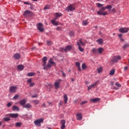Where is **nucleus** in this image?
Returning a JSON list of instances; mask_svg holds the SVG:
<instances>
[{"label":"nucleus","instance_id":"obj_1","mask_svg":"<svg viewBox=\"0 0 129 129\" xmlns=\"http://www.w3.org/2000/svg\"><path fill=\"white\" fill-rule=\"evenodd\" d=\"M48 60V58H47V56H44L42 58V66H44L43 70H48V69H50L52 66H53V64L51 63H49V62L47 64V61Z\"/></svg>","mask_w":129,"mask_h":129},{"label":"nucleus","instance_id":"obj_2","mask_svg":"<svg viewBox=\"0 0 129 129\" xmlns=\"http://www.w3.org/2000/svg\"><path fill=\"white\" fill-rule=\"evenodd\" d=\"M104 11H105V7H102L97 12V14L99 16H106V15H107V12Z\"/></svg>","mask_w":129,"mask_h":129},{"label":"nucleus","instance_id":"obj_3","mask_svg":"<svg viewBox=\"0 0 129 129\" xmlns=\"http://www.w3.org/2000/svg\"><path fill=\"white\" fill-rule=\"evenodd\" d=\"M120 59H121V56L120 55L114 56L112 58L111 62H112V63H117Z\"/></svg>","mask_w":129,"mask_h":129},{"label":"nucleus","instance_id":"obj_4","mask_svg":"<svg viewBox=\"0 0 129 129\" xmlns=\"http://www.w3.org/2000/svg\"><path fill=\"white\" fill-rule=\"evenodd\" d=\"M33 15L34 14L33 13V12L29 11L28 10H26L24 12L23 16H24L25 17H32V16H33Z\"/></svg>","mask_w":129,"mask_h":129},{"label":"nucleus","instance_id":"obj_5","mask_svg":"<svg viewBox=\"0 0 129 129\" xmlns=\"http://www.w3.org/2000/svg\"><path fill=\"white\" fill-rule=\"evenodd\" d=\"M66 11L67 12H73V11H75V7L73 5H70L69 6L66 8Z\"/></svg>","mask_w":129,"mask_h":129},{"label":"nucleus","instance_id":"obj_6","mask_svg":"<svg viewBox=\"0 0 129 129\" xmlns=\"http://www.w3.org/2000/svg\"><path fill=\"white\" fill-rule=\"evenodd\" d=\"M43 121H44V119L41 118L36 119L35 121H34V123L35 125H37L38 126H41V123L43 122Z\"/></svg>","mask_w":129,"mask_h":129},{"label":"nucleus","instance_id":"obj_7","mask_svg":"<svg viewBox=\"0 0 129 129\" xmlns=\"http://www.w3.org/2000/svg\"><path fill=\"white\" fill-rule=\"evenodd\" d=\"M73 49V45H67L64 48V52L67 53Z\"/></svg>","mask_w":129,"mask_h":129},{"label":"nucleus","instance_id":"obj_8","mask_svg":"<svg viewBox=\"0 0 129 129\" xmlns=\"http://www.w3.org/2000/svg\"><path fill=\"white\" fill-rule=\"evenodd\" d=\"M62 81V80H58V81H56L54 83V88L55 89H58L60 87V82Z\"/></svg>","mask_w":129,"mask_h":129},{"label":"nucleus","instance_id":"obj_9","mask_svg":"<svg viewBox=\"0 0 129 129\" xmlns=\"http://www.w3.org/2000/svg\"><path fill=\"white\" fill-rule=\"evenodd\" d=\"M6 115H8V116H10L11 118H17V117H19V114L18 113H10Z\"/></svg>","mask_w":129,"mask_h":129},{"label":"nucleus","instance_id":"obj_10","mask_svg":"<svg viewBox=\"0 0 129 129\" xmlns=\"http://www.w3.org/2000/svg\"><path fill=\"white\" fill-rule=\"evenodd\" d=\"M17 87L16 86H12L10 88L9 91L11 92V93H16L17 92Z\"/></svg>","mask_w":129,"mask_h":129},{"label":"nucleus","instance_id":"obj_11","mask_svg":"<svg viewBox=\"0 0 129 129\" xmlns=\"http://www.w3.org/2000/svg\"><path fill=\"white\" fill-rule=\"evenodd\" d=\"M37 29L40 32H43L44 28H43V24L42 23H38L37 24Z\"/></svg>","mask_w":129,"mask_h":129},{"label":"nucleus","instance_id":"obj_12","mask_svg":"<svg viewBox=\"0 0 129 129\" xmlns=\"http://www.w3.org/2000/svg\"><path fill=\"white\" fill-rule=\"evenodd\" d=\"M60 123L61 124L60 128L64 129L65 127H66V126L65 125V124L66 123V121H65V120H64V119H62L60 121Z\"/></svg>","mask_w":129,"mask_h":129},{"label":"nucleus","instance_id":"obj_13","mask_svg":"<svg viewBox=\"0 0 129 129\" xmlns=\"http://www.w3.org/2000/svg\"><path fill=\"white\" fill-rule=\"evenodd\" d=\"M119 31H120V33H127L128 29L125 28H122L119 29Z\"/></svg>","mask_w":129,"mask_h":129},{"label":"nucleus","instance_id":"obj_14","mask_svg":"<svg viewBox=\"0 0 129 129\" xmlns=\"http://www.w3.org/2000/svg\"><path fill=\"white\" fill-rule=\"evenodd\" d=\"M98 82H96L95 83L91 85L90 86L88 87V90H90L92 88H94L96 85H97Z\"/></svg>","mask_w":129,"mask_h":129},{"label":"nucleus","instance_id":"obj_15","mask_svg":"<svg viewBox=\"0 0 129 129\" xmlns=\"http://www.w3.org/2000/svg\"><path fill=\"white\" fill-rule=\"evenodd\" d=\"M76 115H77V119L78 120H81V119H82V115L81 114V113H77Z\"/></svg>","mask_w":129,"mask_h":129},{"label":"nucleus","instance_id":"obj_16","mask_svg":"<svg viewBox=\"0 0 129 129\" xmlns=\"http://www.w3.org/2000/svg\"><path fill=\"white\" fill-rule=\"evenodd\" d=\"M63 100L65 104H67V102H68V96H67V94H65L63 96Z\"/></svg>","mask_w":129,"mask_h":129},{"label":"nucleus","instance_id":"obj_17","mask_svg":"<svg viewBox=\"0 0 129 129\" xmlns=\"http://www.w3.org/2000/svg\"><path fill=\"white\" fill-rule=\"evenodd\" d=\"M26 103L27 101L26 100V99H23L20 101V104L23 106H24L25 104H26Z\"/></svg>","mask_w":129,"mask_h":129},{"label":"nucleus","instance_id":"obj_18","mask_svg":"<svg viewBox=\"0 0 129 129\" xmlns=\"http://www.w3.org/2000/svg\"><path fill=\"white\" fill-rule=\"evenodd\" d=\"M99 100H100V98H95L91 99V101H92V102L93 103L98 102Z\"/></svg>","mask_w":129,"mask_h":129},{"label":"nucleus","instance_id":"obj_19","mask_svg":"<svg viewBox=\"0 0 129 129\" xmlns=\"http://www.w3.org/2000/svg\"><path fill=\"white\" fill-rule=\"evenodd\" d=\"M14 57L16 60H18L21 58V55L19 53H16L14 54Z\"/></svg>","mask_w":129,"mask_h":129},{"label":"nucleus","instance_id":"obj_20","mask_svg":"<svg viewBox=\"0 0 129 129\" xmlns=\"http://www.w3.org/2000/svg\"><path fill=\"white\" fill-rule=\"evenodd\" d=\"M13 111H20V108L18 106L14 105L13 106Z\"/></svg>","mask_w":129,"mask_h":129},{"label":"nucleus","instance_id":"obj_21","mask_svg":"<svg viewBox=\"0 0 129 129\" xmlns=\"http://www.w3.org/2000/svg\"><path fill=\"white\" fill-rule=\"evenodd\" d=\"M23 108H32V105L29 103H27V104L23 106Z\"/></svg>","mask_w":129,"mask_h":129},{"label":"nucleus","instance_id":"obj_22","mask_svg":"<svg viewBox=\"0 0 129 129\" xmlns=\"http://www.w3.org/2000/svg\"><path fill=\"white\" fill-rule=\"evenodd\" d=\"M77 45L79 46V50H80V52H83L84 51V49L80 46V43L79 42H77Z\"/></svg>","mask_w":129,"mask_h":129},{"label":"nucleus","instance_id":"obj_23","mask_svg":"<svg viewBox=\"0 0 129 129\" xmlns=\"http://www.w3.org/2000/svg\"><path fill=\"white\" fill-rule=\"evenodd\" d=\"M96 42L98 43L99 45H102L103 44V39H99L96 40Z\"/></svg>","mask_w":129,"mask_h":129},{"label":"nucleus","instance_id":"obj_24","mask_svg":"<svg viewBox=\"0 0 129 129\" xmlns=\"http://www.w3.org/2000/svg\"><path fill=\"white\" fill-rule=\"evenodd\" d=\"M54 16L55 17V20H57V18H59V17H61L62 16V14L60 13H56L54 14Z\"/></svg>","mask_w":129,"mask_h":129},{"label":"nucleus","instance_id":"obj_25","mask_svg":"<svg viewBox=\"0 0 129 129\" xmlns=\"http://www.w3.org/2000/svg\"><path fill=\"white\" fill-rule=\"evenodd\" d=\"M22 124H23V123H22V122H18L16 123L15 126L16 127H21V126H22Z\"/></svg>","mask_w":129,"mask_h":129},{"label":"nucleus","instance_id":"obj_26","mask_svg":"<svg viewBox=\"0 0 129 129\" xmlns=\"http://www.w3.org/2000/svg\"><path fill=\"white\" fill-rule=\"evenodd\" d=\"M103 51H104V49L102 47L99 48L98 49V53H99V54H102Z\"/></svg>","mask_w":129,"mask_h":129},{"label":"nucleus","instance_id":"obj_27","mask_svg":"<svg viewBox=\"0 0 129 129\" xmlns=\"http://www.w3.org/2000/svg\"><path fill=\"white\" fill-rule=\"evenodd\" d=\"M24 66H23L22 64L19 65L18 66V70H20V71L24 70Z\"/></svg>","mask_w":129,"mask_h":129},{"label":"nucleus","instance_id":"obj_28","mask_svg":"<svg viewBox=\"0 0 129 129\" xmlns=\"http://www.w3.org/2000/svg\"><path fill=\"white\" fill-rule=\"evenodd\" d=\"M51 23L53 26H58V23L56 22V20H53L51 21Z\"/></svg>","mask_w":129,"mask_h":129},{"label":"nucleus","instance_id":"obj_29","mask_svg":"<svg viewBox=\"0 0 129 129\" xmlns=\"http://www.w3.org/2000/svg\"><path fill=\"white\" fill-rule=\"evenodd\" d=\"M91 51L93 54H96V53H98V49L96 48H93Z\"/></svg>","mask_w":129,"mask_h":129},{"label":"nucleus","instance_id":"obj_30","mask_svg":"<svg viewBox=\"0 0 129 129\" xmlns=\"http://www.w3.org/2000/svg\"><path fill=\"white\" fill-rule=\"evenodd\" d=\"M35 75H36V73L33 72L29 73L27 74V76L29 77L35 76Z\"/></svg>","mask_w":129,"mask_h":129},{"label":"nucleus","instance_id":"obj_31","mask_svg":"<svg viewBox=\"0 0 129 129\" xmlns=\"http://www.w3.org/2000/svg\"><path fill=\"white\" fill-rule=\"evenodd\" d=\"M48 63H49V64H51L52 65H54V64H55V62H54L52 58H50V59L48 60Z\"/></svg>","mask_w":129,"mask_h":129},{"label":"nucleus","instance_id":"obj_32","mask_svg":"<svg viewBox=\"0 0 129 129\" xmlns=\"http://www.w3.org/2000/svg\"><path fill=\"white\" fill-rule=\"evenodd\" d=\"M82 68L83 70H86V68H87V66H86V64L83 63L82 66Z\"/></svg>","mask_w":129,"mask_h":129},{"label":"nucleus","instance_id":"obj_33","mask_svg":"<svg viewBox=\"0 0 129 129\" xmlns=\"http://www.w3.org/2000/svg\"><path fill=\"white\" fill-rule=\"evenodd\" d=\"M79 44L80 45V46H85V43H83L82 42V41L81 40V39H80L79 41Z\"/></svg>","mask_w":129,"mask_h":129},{"label":"nucleus","instance_id":"obj_34","mask_svg":"<svg viewBox=\"0 0 129 129\" xmlns=\"http://www.w3.org/2000/svg\"><path fill=\"white\" fill-rule=\"evenodd\" d=\"M112 8V7H111V6L109 5V6H107V7H105V10L106 9L107 10H108L109 11H110V10H111Z\"/></svg>","mask_w":129,"mask_h":129},{"label":"nucleus","instance_id":"obj_35","mask_svg":"<svg viewBox=\"0 0 129 129\" xmlns=\"http://www.w3.org/2000/svg\"><path fill=\"white\" fill-rule=\"evenodd\" d=\"M4 120H5V121H10V120H11V118L5 117L4 118Z\"/></svg>","mask_w":129,"mask_h":129},{"label":"nucleus","instance_id":"obj_36","mask_svg":"<svg viewBox=\"0 0 129 129\" xmlns=\"http://www.w3.org/2000/svg\"><path fill=\"white\" fill-rule=\"evenodd\" d=\"M115 72V70H112L110 71V72L109 74L110 75H113L114 74Z\"/></svg>","mask_w":129,"mask_h":129},{"label":"nucleus","instance_id":"obj_37","mask_svg":"<svg viewBox=\"0 0 129 129\" xmlns=\"http://www.w3.org/2000/svg\"><path fill=\"white\" fill-rule=\"evenodd\" d=\"M97 71L98 73H101L102 72V68L100 67L97 69Z\"/></svg>","mask_w":129,"mask_h":129},{"label":"nucleus","instance_id":"obj_38","mask_svg":"<svg viewBox=\"0 0 129 129\" xmlns=\"http://www.w3.org/2000/svg\"><path fill=\"white\" fill-rule=\"evenodd\" d=\"M33 102H34V103L35 104H39V103H40V101L34 100L33 101Z\"/></svg>","mask_w":129,"mask_h":129},{"label":"nucleus","instance_id":"obj_39","mask_svg":"<svg viewBox=\"0 0 129 129\" xmlns=\"http://www.w3.org/2000/svg\"><path fill=\"white\" fill-rule=\"evenodd\" d=\"M83 25L84 26H86V25H88V22H87V21L85 20V21H84L83 22Z\"/></svg>","mask_w":129,"mask_h":129},{"label":"nucleus","instance_id":"obj_40","mask_svg":"<svg viewBox=\"0 0 129 129\" xmlns=\"http://www.w3.org/2000/svg\"><path fill=\"white\" fill-rule=\"evenodd\" d=\"M50 9V5H46L44 8V10H49Z\"/></svg>","mask_w":129,"mask_h":129},{"label":"nucleus","instance_id":"obj_41","mask_svg":"<svg viewBox=\"0 0 129 129\" xmlns=\"http://www.w3.org/2000/svg\"><path fill=\"white\" fill-rule=\"evenodd\" d=\"M60 52H62V53H64V52H65V48H64V47H61L60 48Z\"/></svg>","mask_w":129,"mask_h":129},{"label":"nucleus","instance_id":"obj_42","mask_svg":"<svg viewBox=\"0 0 129 129\" xmlns=\"http://www.w3.org/2000/svg\"><path fill=\"white\" fill-rule=\"evenodd\" d=\"M69 35L71 37H72L73 36H74V32L73 31H70Z\"/></svg>","mask_w":129,"mask_h":129},{"label":"nucleus","instance_id":"obj_43","mask_svg":"<svg viewBox=\"0 0 129 129\" xmlns=\"http://www.w3.org/2000/svg\"><path fill=\"white\" fill-rule=\"evenodd\" d=\"M19 97H20L19 95H16L13 97V99L17 100V99H18V98H19Z\"/></svg>","mask_w":129,"mask_h":129},{"label":"nucleus","instance_id":"obj_44","mask_svg":"<svg viewBox=\"0 0 129 129\" xmlns=\"http://www.w3.org/2000/svg\"><path fill=\"white\" fill-rule=\"evenodd\" d=\"M47 45H48V46H51V45H52V42L50 41H47Z\"/></svg>","mask_w":129,"mask_h":129},{"label":"nucleus","instance_id":"obj_45","mask_svg":"<svg viewBox=\"0 0 129 129\" xmlns=\"http://www.w3.org/2000/svg\"><path fill=\"white\" fill-rule=\"evenodd\" d=\"M128 47V44H124L123 46V49H126V48H127Z\"/></svg>","mask_w":129,"mask_h":129},{"label":"nucleus","instance_id":"obj_46","mask_svg":"<svg viewBox=\"0 0 129 129\" xmlns=\"http://www.w3.org/2000/svg\"><path fill=\"white\" fill-rule=\"evenodd\" d=\"M116 86H117V87H121V85H120L119 83H118V82H117L115 84Z\"/></svg>","mask_w":129,"mask_h":129},{"label":"nucleus","instance_id":"obj_47","mask_svg":"<svg viewBox=\"0 0 129 129\" xmlns=\"http://www.w3.org/2000/svg\"><path fill=\"white\" fill-rule=\"evenodd\" d=\"M98 8H101V7H103V5L100 3L97 4Z\"/></svg>","mask_w":129,"mask_h":129},{"label":"nucleus","instance_id":"obj_48","mask_svg":"<svg viewBox=\"0 0 129 129\" xmlns=\"http://www.w3.org/2000/svg\"><path fill=\"white\" fill-rule=\"evenodd\" d=\"M29 86L30 87H33V86H35V83H30Z\"/></svg>","mask_w":129,"mask_h":129},{"label":"nucleus","instance_id":"obj_49","mask_svg":"<svg viewBox=\"0 0 129 129\" xmlns=\"http://www.w3.org/2000/svg\"><path fill=\"white\" fill-rule=\"evenodd\" d=\"M12 103L11 102H9L7 104V107H11L12 106Z\"/></svg>","mask_w":129,"mask_h":129},{"label":"nucleus","instance_id":"obj_50","mask_svg":"<svg viewBox=\"0 0 129 129\" xmlns=\"http://www.w3.org/2000/svg\"><path fill=\"white\" fill-rule=\"evenodd\" d=\"M86 103H87V101H84L81 103V105H83V104H85Z\"/></svg>","mask_w":129,"mask_h":129},{"label":"nucleus","instance_id":"obj_51","mask_svg":"<svg viewBox=\"0 0 129 129\" xmlns=\"http://www.w3.org/2000/svg\"><path fill=\"white\" fill-rule=\"evenodd\" d=\"M76 66H77V67H80V62H76Z\"/></svg>","mask_w":129,"mask_h":129},{"label":"nucleus","instance_id":"obj_52","mask_svg":"<svg viewBox=\"0 0 129 129\" xmlns=\"http://www.w3.org/2000/svg\"><path fill=\"white\" fill-rule=\"evenodd\" d=\"M56 30L57 31H62V28H61V27H57Z\"/></svg>","mask_w":129,"mask_h":129},{"label":"nucleus","instance_id":"obj_53","mask_svg":"<svg viewBox=\"0 0 129 129\" xmlns=\"http://www.w3.org/2000/svg\"><path fill=\"white\" fill-rule=\"evenodd\" d=\"M110 12H112V13H116V12L115 11V9L114 8L112 9Z\"/></svg>","mask_w":129,"mask_h":129},{"label":"nucleus","instance_id":"obj_54","mask_svg":"<svg viewBox=\"0 0 129 129\" xmlns=\"http://www.w3.org/2000/svg\"><path fill=\"white\" fill-rule=\"evenodd\" d=\"M28 83H32V79H29L27 81Z\"/></svg>","mask_w":129,"mask_h":129},{"label":"nucleus","instance_id":"obj_55","mask_svg":"<svg viewBox=\"0 0 129 129\" xmlns=\"http://www.w3.org/2000/svg\"><path fill=\"white\" fill-rule=\"evenodd\" d=\"M61 73H62V76H63V77H65L66 76V75L64 74L63 71H61Z\"/></svg>","mask_w":129,"mask_h":129},{"label":"nucleus","instance_id":"obj_56","mask_svg":"<svg viewBox=\"0 0 129 129\" xmlns=\"http://www.w3.org/2000/svg\"><path fill=\"white\" fill-rule=\"evenodd\" d=\"M127 69H128V67L126 66V67H124V71H126V70H127Z\"/></svg>","mask_w":129,"mask_h":129},{"label":"nucleus","instance_id":"obj_57","mask_svg":"<svg viewBox=\"0 0 129 129\" xmlns=\"http://www.w3.org/2000/svg\"><path fill=\"white\" fill-rule=\"evenodd\" d=\"M32 98H35L36 97H38V95H35L32 96Z\"/></svg>","mask_w":129,"mask_h":129},{"label":"nucleus","instance_id":"obj_58","mask_svg":"<svg viewBox=\"0 0 129 129\" xmlns=\"http://www.w3.org/2000/svg\"><path fill=\"white\" fill-rule=\"evenodd\" d=\"M118 36L119 38H121V37H122V34H118Z\"/></svg>","mask_w":129,"mask_h":129},{"label":"nucleus","instance_id":"obj_59","mask_svg":"<svg viewBox=\"0 0 129 129\" xmlns=\"http://www.w3.org/2000/svg\"><path fill=\"white\" fill-rule=\"evenodd\" d=\"M78 69L79 71H81V68H80V66L78 67Z\"/></svg>","mask_w":129,"mask_h":129},{"label":"nucleus","instance_id":"obj_60","mask_svg":"<svg viewBox=\"0 0 129 129\" xmlns=\"http://www.w3.org/2000/svg\"><path fill=\"white\" fill-rule=\"evenodd\" d=\"M59 105L60 106L62 105V101H60L59 102Z\"/></svg>","mask_w":129,"mask_h":129},{"label":"nucleus","instance_id":"obj_61","mask_svg":"<svg viewBox=\"0 0 129 129\" xmlns=\"http://www.w3.org/2000/svg\"><path fill=\"white\" fill-rule=\"evenodd\" d=\"M120 40L122 42H124V40L123 39H122V38H120Z\"/></svg>","mask_w":129,"mask_h":129},{"label":"nucleus","instance_id":"obj_62","mask_svg":"<svg viewBox=\"0 0 129 129\" xmlns=\"http://www.w3.org/2000/svg\"><path fill=\"white\" fill-rule=\"evenodd\" d=\"M25 5H29V3L28 2H24Z\"/></svg>","mask_w":129,"mask_h":129},{"label":"nucleus","instance_id":"obj_63","mask_svg":"<svg viewBox=\"0 0 129 129\" xmlns=\"http://www.w3.org/2000/svg\"><path fill=\"white\" fill-rule=\"evenodd\" d=\"M113 84H113V82H111V85H113Z\"/></svg>","mask_w":129,"mask_h":129},{"label":"nucleus","instance_id":"obj_64","mask_svg":"<svg viewBox=\"0 0 129 129\" xmlns=\"http://www.w3.org/2000/svg\"><path fill=\"white\" fill-rule=\"evenodd\" d=\"M47 128H48V129H52V128H51L50 127H47Z\"/></svg>","mask_w":129,"mask_h":129}]
</instances>
